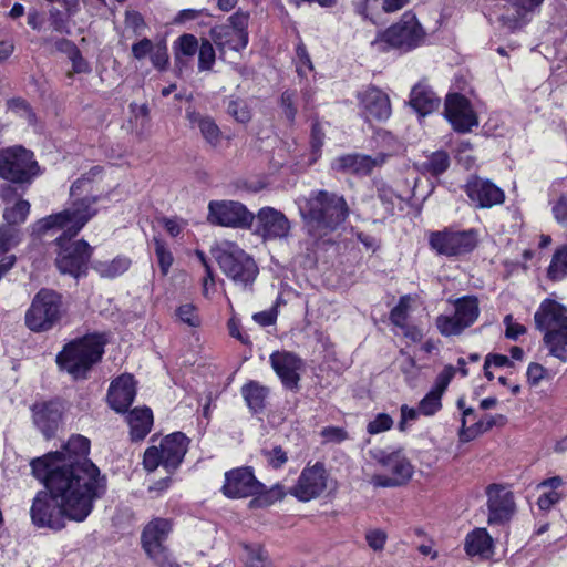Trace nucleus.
<instances>
[{
  "instance_id": "obj_1",
  "label": "nucleus",
  "mask_w": 567,
  "mask_h": 567,
  "mask_svg": "<svg viewBox=\"0 0 567 567\" xmlns=\"http://www.w3.org/2000/svg\"><path fill=\"white\" fill-rule=\"evenodd\" d=\"M89 453L90 440L74 434L61 450L31 461L34 477L45 486L35 494L30 508L35 527L58 532L65 527L66 519L81 523L92 513L107 484Z\"/></svg>"
},
{
  "instance_id": "obj_2",
  "label": "nucleus",
  "mask_w": 567,
  "mask_h": 567,
  "mask_svg": "<svg viewBox=\"0 0 567 567\" xmlns=\"http://www.w3.org/2000/svg\"><path fill=\"white\" fill-rule=\"evenodd\" d=\"M100 168L93 167L87 174L74 181L70 187L69 206L56 214H52L38 221L41 231L54 228L62 229L69 236H76L80 230L97 214L96 207L100 196L93 195L91 175H95Z\"/></svg>"
},
{
  "instance_id": "obj_3",
  "label": "nucleus",
  "mask_w": 567,
  "mask_h": 567,
  "mask_svg": "<svg viewBox=\"0 0 567 567\" xmlns=\"http://www.w3.org/2000/svg\"><path fill=\"white\" fill-rule=\"evenodd\" d=\"M298 206L308 231L318 237L336 230L349 216L344 197L328 190L311 192L298 199Z\"/></svg>"
},
{
  "instance_id": "obj_4",
  "label": "nucleus",
  "mask_w": 567,
  "mask_h": 567,
  "mask_svg": "<svg viewBox=\"0 0 567 567\" xmlns=\"http://www.w3.org/2000/svg\"><path fill=\"white\" fill-rule=\"evenodd\" d=\"M103 352V338L99 334H87L65 344L56 355V363L74 379H84L91 368L101 360Z\"/></svg>"
},
{
  "instance_id": "obj_5",
  "label": "nucleus",
  "mask_w": 567,
  "mask_h": 567,
  "mask_svg": "<svg viewBox=\"0 0 567 567\" xmlns=\"http://www.w3.org/2000/svg\"><path fill=\"white\" fill-rule=\"evenodd\" d=\"M213 255L223 274L236 286L248 289L254 285L259 268L255 259L238 245L224 241L213 249Z\"/></svg>"
},
{
  "instance_id": "obj_6",
  "label": "nucleus",
  "mask_w": 567,
  "mask_h": 567,
  "mask_svg": "<svg viewBox=\"0 0 567 567\" xmlns=\"http://www.w3.org/2000/svg\"><path fill=\"white\" fill-rule=\"evenodd\" d=\"M62 296L51 289H41L25 312V324L33 332L51 330L63 316Z\"/></svg>"
},
{
  "instance_id": "obj_7",
  "label": "nucleus",
  "mask_w": 567,
  "mask_h": 567,
  "mask_svg": "<svg viewBox=\"0 0 567 567\" xmlns=\"http://www.w3.org/2000/svg\"><path fill=\"white\" fill-rule=\"evenodd\" d=\"M424 37L425 32L415 14L408 11L398 23L381 33L372 42V45L383 51L390 48L409 51L422 44Z\"/></svg>"
},
{
  "instance_id": "obj_8",
  "label": "nucleus",
  "mask_w": 567,
  "mask_h": 567,
  "mask_svg": "<svg viewBox=\"0 0 567 567\" xmlns=\"http://www.w3.org/2000/svg\"><path fill=\"white\" fill-rule=\"evenodd\" d=\"M40 174L33 153L22 146L0 150V177L16 184H30Z\"/></svg>"
},
{
  "instance_id": "obj_9",
  "label": "nucleus",
  "mask_w": 567,
  "mask_h": 567,
  "mask_svg": "<svg viewBox=\"0 0 567 567\" xmlns=\"http://www.w3.org/2000/svg\"><path fill=\"white\" fill-rule=\"evenodd\" d=\"M188 439L182 432H175L161 442V445L146 449L143 457L144 468L148 472L163 466L167 472L175 471L187 452Z\"/></svg>"
},
{
  "instance_id": "obj_10",
  "label": "nucleus",
  "mask_w": 567,
  "mask_h": 567,
  "mask_svg": "<svg viewBox=\"0 0 567 567\" xmlns=\"http://www.w3.org/2000/svg\"><path fill=\"white\" fill-rule=\"evenodd\" d=\"M371 457L381 466L388 468L391 475L374 474L371 477V484L375 487H396L409 482L413 475L414 468L402 449L388 452L375 449L370 451Z\"/></svg>"
},
{
  "instance_id": "obj_11",
  "label": "nucleus",
  "mask_w": 567,
  "mask_h": 567,
  "mask_svg": "<svg viewBox=\"0 0 567 567\" xmlns=\"http://www.w3.org/2000/svg\"><path fill=\"white\" fill-rule=\"evenodd\" d=\"M75 236L65 231L56 237L59 247L55 265L60 272L79 278L86 274L87 262L92 255V247L85 240L72 241Z\"/></svg>"
},
{
  "instance_id": "obj_12",
  "label": "nucleus",
  "mask_w": 567,
  "mask_h": 567,
  "mask_svg": "<svg viewBox=\"0 0 567 567\" xmlns=\"http://www.w3.org/2000/svg\"><path fill=\"white\" fill-rule=\"evenodd\" d=\"M453 315H440L435 319L439 332L444 337L460 336L473 326L480 316V303L475 296H464L453 301Z\"/></svg>"
},
{
  "instance_id": "obj_13",
  "label": "nucleus",
  "mask_w": 567,
  "mask_h": 567,
  "mask_svg": "<svg viewBox=\"0 0 567 567\" xmlns=\"http://www.w3.org/2000/svg\"><path fill=\"white\" fill-rule=\"evenodd\" d=\"M255 215L236 200H210L207 221L215 226L231 228H249Z\"/></svg>"
},
{
  "instance_id": "obj_14",
  "label": "nucleus",
  "mask_w": 567,
  "mask_h": 567,
  "mask_svg": "<svg viewBox=\"0 0 567 567\" xmlns=\"http://www.w3.org/2000/svg\"><path fill=\"white\" fill-rule=\"evenodd\" d=\"M477 245V231L451 230L432 233L430 236V246L437 254L444 256H458L472 251Z\"/></svg>"
},
{
  "instance_id": "obj_15",
  "label": "nucleus",
  "mask_w": 567,
  "mask_h": 567,
  "mask_svg": "<svg viewBox=\"0 0 567 567\" xmlns=\"http://www.w3.org/2000/svg\"><path fill=\"white\" fill-rule=\"evenodd\" d=\"M487 496V524L505 525L516 512L514 494L504 485L491 484L486 488Z\"/></svg>"
},
{
  "instance_id": "obj_16",
  "label": "nucleus",
  "mask_w": 567,
  "mask_h": 567,
  "mask_svg": "<svg viewBox=\"0 0 567 567\" xmlns=\"http://www.w3.org/2000/svg\"><path fill=\"white\" fill-rule=\"evenodd\" d=\"M361 116L367 122H384L392 113L389 95L381 89L369 85L357 93Z\"/></svg>"
},
{
  "instance_id": "obj_17",
  "label": "nucleus",
  "mask_w": 567,
  "mask_h": 567,
  "mask_svg": "<svg viewBox=\"0 0 567 567\" xmlns=\"http://www.w3.org/2000/svg\"><path fill=\"white\" fill-rule=\"evenodd\" d=\"M463 188L476 209H489L505 202L504 190L487 178L473 175Z\"/></svg>"
},
{
  "instance_id": "obj_18",
  "label": "nucleus",
  "mask_w": 567,
  "mask_h": 567,
  "mask_svg": "<svg viewBox=\"0 0 567 567\" xmlns=\"http://www.w3.org/2000/svg\"><path fill=\"white\" fill-rule=\"evenodd\" d=\"M327 481L328 474L323 463L317 462L301 471L297 484L290 488L289 494L301 502H309L319 497L326 491Z\"/></svg>"
},
{
  "instance_id": "obj_19",
  "label": "nucleus",
  "mask_w": 567,
  "mask_h": 567,
  "mask_svg": "<svg viewBox=\"0 0 567 567\" xmlns=\"http://www.w3.org/2000/svg\"><path fill=\"white\" fill-rule=\"evenodd\" d=\"M256 234L264 240H284L290 236L291 223L287 216L270 206H265L255 215Z\"/></svg>"
},
{
  "instance_id": "obj_20",
  "label": "nucleus",
  "mask_w": 567,
  "mask_h": 567,
  "mask_svg": "<svg viewBox=\"0 0 567 567\" xmlns=\"http://www.w3.org/2000/svg\"><path fill=\"white\" fill-rule=\"evenodd\" d=\"M444 114L458 133L471 132L478 125L477 115L470 101L460 93H451L446 96Z\"/></svg>"
},
{
  "instance_id": "obj_21",
  "label": "nucleus",
  "mask_w": 567,
  "mask_h": 567,
  "mask_svg": "<svg viewBox=\"0 0 567 567\" xmlns=\"http://www.w3.org/2000/svg\"><path fill=\"white\" fill-rule=\"evenodd\" d=\"M262 488L250 467H238L226 472L221 491L228 498H245L261 493Z\"/></svg>"
},
{
  "instance_id": "obj_22",
  "label": "nucleus",
  "mask_w": 567,
  "mask_h": 567,
  "mask_svg": "<svg viewBox=\"0 0 567 567\" xmlns=\"http://www.w3.org/2000/svg\"><path fill=\"white\" fill-rule=\"evenodd\" d=\"M270 364L286 389L298 390L303 361L289 351H275L269 357Z\"/></svg>"
},
{
  "instance_id": "obj_23",
  "label": "nucleus",
  "mask_w": 567,
  "mask_h": 567,
  "mask_svg": "<svg viewBox=\"0 0 567 567\" xmlns=\"http://www.w3.org/2000/svg\"><path fill=\"white\" fill-rule=\"evenodd\" d=\"M535 326L542 332L567 327V307L553 299H545L534 315Z\"/></svg>"
},
{
  "instance_id": "obj_24",
  "label": "nucleus",
  "mask_w": 567,
  "mask_h": 567,
  "mask_svg": "<svg viewBox=\"0 0 567 567\" xmlns=\"http://www.w3.org/2000/svg\"><path fill=\"white\" fill-rule=\"evenodd\" d=\"M385 163V155H364V154H347L337 157L332 167L342 173L355 175H368L374 167H380Z\"/></svg>"
},
{
  "instance_id": "obj_25",
  "label": "nucleus",
  "mask_w": 567,
  "mask_h": 567,
  "mask_svg": "<svg viewBox=\"0 0 567 567\" xmlns=\"http://www.w3.org/2000/svg\"><path fill=\"white\" fill-rule=\"evenodd\" d=\"M135 395L136 389L133 377L122 374L112 381L107 392V402L114 411L123 413L133 403Z\"/></svg>"
},
{
  "instance_id": "obj_26",
  "label": "nucleus",
  "mask_w": 567,
  "mask_h": 567,
  "mask_svg": "<svg viewBox=\"0 0 567 567\" xmlns=\"http://www.w3.org/2000/svg\"><path fill=\"white\" fill-rule=\"evenodd\" d=\"M33 423L49 439L59 427L62 406L56 401L39 402L32 406Z\"/></svg>"
},
{
  "instance_id": "obj_27",
  "label": "nucleus",
  "mask_w": 567,
  "mask_h": 567,
  "mask_svg": "<svg viewBox=\"0 0 567 567\" xmlns=\"http://www.w3.org/2000/svg\"><path fill=\"white\" fill-rule=\"evenodd\" d=\"M455 374L453 367H446L436 377L435 383L431 391L420 401L419 412L423 415H434L442 408V395L447 389L449 383Z\"/></svg>"
},
{
  "instance_id": "obj_28",
  "label": "nucleus",
  "mask_w": 567,
  "mask_h": 567,
  "mask_svg": "<svg viewBox=\"0 0 567 567\" xmlns=\"http://www.w3.org/2000/svg\"><path fill=\"white\" fill-rule=\"evenodd\" d=\"M464 549L468 556L488 558L494 553V542L486 528H475L466 535Z\"/></svg>"
},
{
  "instance_id": "obj_29",
  "label": "nucleus",
  "mask_w": 567,
  "mask_h": 567,
  "mask_svg": "<svg viewBox=\"0 0 567 567\" xmlns=\"http://www.w3.org/2000/svg\"><path fill=\"white\" fill-rule=\"evenodd\" d=\"M210 35L214 43L221 53L227 50L239 52L247 47L249 40L248 34H238L237 32L231 31L230 29H227L223 25L213 28Z\"/></svg>"
},
{
  "instance_id": "obj_30",
  "label": "nucleus",
  "mask_w": 567,
  "mask_h": 567,
  "mask_svg": "<svg viewBox=\"0 0 567 567\" xmlns=\"http://www.w3.org/2000/svg\"><path fill=\"white\" fill-rule=\"evenodd\" d=\"M186 118L190 127H197L203 138L212 146H217L221 138V132L215 121L207 115H203L193 109L186 110Z\"/></svg>"
},
{
  "instance_id": "obj_31",
  "label": "nucleus",
  "mask_w": 567,
  "mask_h": 567,
  "mask_svg": "<svg viewBox=\"0 0 567 567\" xmlns=\"http://www.w3.org/2000/svg\"><path fill=\"white\" fill-rule=\"evenodd\" d=\"M171 532V523L165 518H155L150 522L142 533V546L144 550L164 547L163 542Z\"/></svg>"
},
{
  "instance_id": "obj_32",
  "label": "nucleus",
  "mask_w": 567,
  "mask_h": 567,
  "mask_svg": "<svg viewBox=\"0 0 567 567\" xmlns=\"http://www.w3.org/2000/svg\"><path fill=\"white\" fill-rule=\"evenodd\" d=\"M132 441H142L151 432L153 413L148 408H135L127 415Z\"/></svg>"
},
{
  "instance_id": "obj_33",
  "label": "nucleus",
  "mask_w": 567,
  "mask_h": 567,
  "mask_svg": "<svg viewBox=\"0 0 567 567\" xmlns=\"http://www.w3.org/2000/svg\"><path fill=\"white\" fill-rule=\"evenodd\" d=\"M410 104L419 114L424 116L439 107L440 99L431 87L419 83L411 91Z\"/></svg>"
},
{
  "instance_id": "obj_34",
  "label": "nucleus",
  "mask_w": 567,
  "mask_h": 567,
  "mask_svg": "<svg viewBox=\"0 0 567 567\" xmlns=\"http://www.w3.org/2000/svg\"><path fill=\"white\" fill-rule=\"evenodd\" d=\"M509 3L515 8L516 14H503L499 20L503 25L511 31L520 29L525 23V17L527 13L533 12L538 8L544 0H508Z\"/></svg>"
},
{
  "instance_id": "obj_35",
  "label": "nucleus",
  "mask_w": 567,
  "mask_h": 567,
  "mask_svg": "<svg viewBox=\"0 0 567 567\" xmlns=\"http://www.w3.org/2000/svg\"><path fill=\"white\" fill-rule=\"evenodd\" d=\"M269 389L258 381H249L241 386V395L252 413L264 411Z\"/></svg>"
},
{
  "instance_id": "obj_36",
  "label": "nucleus",
  "mask_w": 567,
  "mask_h": 567,
  "mask_svg": "<svg viewBox=\"0 0 567 567\" xmlns=\"http://www.w3.org/2000/svg\"><path fill=\"white\" fill-rule=\"evenodd\" d=\"M198 40L195 35L186 33L181 35L174 43V59L176 68L182 71L187 65L188 59L193 58L198 50Z\"/></svg>"
},
{
  "instance_id": "obj_37",
  "label": "nucleus",
  "mask_w": 567,
  "mask_h": 567,
  "mask_svg": "<svg viewBox=\"0 0 567 567\" xmlns=\"http://www.w3.org/2000/svg\"><path fill=\"white\" fill-rule=\"evenodd\" d=\"M131 267V259L124 256H117L110 261H93L92 268L100 277L106 279H114L128 270Z\"/></svg>"
},
{
  "instance_id": "obj_38",
  "label": "nucleus",
  "mask_w": 567,
  "mask_h": 567,
  "mask_svg": "<svg viewBox=\"0 0 567 567\" xmlns=\"http://www.w3.org/2000/svg\"><path fill=\"white\" fill-rule=\"evenodd\" d=\"M544 343L549 353L563 362L567 361V326L544 333Z\"/></svg>"
},
{
  "instance_id": "obj_39",
  "label": "nucleus",
  "mask_w": 567,
  "mask_h": 567,
  "mask_svg": "<svg viewBox=\"0 0 567 567\" xmlns=\"http://www.w3.org/2000/svg\"><path fill=\"white\" fill-rule=\"evenodd\" d=\"M547 276L553 281H559L567 277V245L555 251L547 269Z\"/></svg>"
},
{
  "instance_id": "obj_40",
  "label": "nucleus",
  "mask_w": 567,
  "mask_h": 567,
  "mask_svg": "<svg viewBox=\"0 0 567 567\" xmlns=\"http://www.w3.org/2000/svg\"><path fill=\"white\" fill-rule=\"evenodd\" d=\"M505 417L503 415H484L477 420L472 426L467 427L464 432H461V439L464 441L471 440L480 433H484L491 430L496 424H503Z\"/></svg>"
},
{
  "instance_id": "obj_41",
  "label": "nucleus",
  "mask_w": 567,
  "mask_h": 567,
  "mask_svg": "<svg viewBox=\"0 0 567 567\" xmlns=\"http://www.w3.org/2000/svg\"><path fill=\"white\" fill-rule=\"evenodd\" d=\"M30 213V203L24 199H19L11 207H6L3 218L6 225L13 227L25 221Z\"/></svg>"
},
{
  "instance_id": "obj_42",
  "label": "nucleus",
  "mask_w": 567,
  "mask_h": 567,
  "mask_svg": "<svg viewBox=\"0 0 567 567\" xmlns=\"http://www.w3.org/2000/svg\"><path fill=\"white\" fill-rule=\"evenodd\" d=\"M374 140L377 145L382 148L375 155H385V162L401 151V143L388 131H378Z\"/></svg>"
},
{
  "instance_id": "obj_43",
  "label": "nucleus",
  "mask_w": 567,
  "mask_h": 567,
  "mask_svg": "<svg viewBox=\"0 0 567 567\" xmlns=\"http://www.w3.org/2000/svg\"><path fill=\"white\" fill-rule=\"evenodd\" d=\"M450 166L449 154L444 151L433 152L427 159L422 164L424 172L439 176L443 174Z\"/></svg>"
},
{
  "instance_id": "obj_44",
  "label": "nucleus",
  "mask_w": 567,
  "mask_h": 567,
  "mask_svg": "<svg viewBox=\"0 0 567 567\" xmlns=\"http://www.w3.org/2000/svg\"><path fill=\"white\" fill-rule=\"evenodd\" d=\"M245 560L247 567H271L268 554L259 545L245 546Z\"/></svg>"
},
{
  "instance_id": "obj_45",
  "label": "nucleus",
  "mask_w": 567,
  "mask_h": 567,
  "mask_svg": "<svg viewBox=\"0 0 567 567\" xmlns=\"http://www.w3.org/2000/svg\"><path fill=\"white\" fill-rule=\"evenodd\" d=\"M410 301L411 298L409 296L401 297L398 305L391 310L390 313L391 322L401 329L408 328Z\"/></svg>"
},
{
  "instance_id": "obj_46",
  "label": "nucleus",
  "mask_w": 567,
  "mask_h": 567,
  "mask_svg": "<svg viewBox=\"0 0 567 567\" xmlns=\"http://www.w3.org/2000/svg\"><path fill=\"white\" fill-rule=\"evenodd\" d=\"M378 198L380 199L384 212L388 215H392L395 207L401 206L402 204V197L386 185H381L378 187Z\"/></svg>"
},
{
  "instance_id": "obj_47",
  "label": "nucleus",
  "mask_w": 567,
  "mask_h": 567,
  "mask_svg": "<svg viewBox=\"0 0 567 567\" xmlns=\"http://www.w3.org/2000/svg\"><path fill=\"white\" fill-rule=\"evenodd\" d=\"M20 243V231L8 225H0V255L11 250Z\"/></svg>"
},
{
  "instance_id": "obj_48",
  "label": "nucleus",
  "mask_w": 567,
  "mask_h": 567,
  "mask_svg": "<svg viewBox=\"0 0 567 567\" xmlns=\"http://www.w3.org/2000/svg\"><path fill=\"white\" fill-rule=\"evenodd\" d=\"M198 70L199 71H209L212 70L216 54L213 44L208 40H202L198 45Z\"/></svg>"
},
{
  "instance_id": "obj_49",
  "label": "nucleus",
  "mask_w": 567,
  "mask_h": 567,
  "mask_svg": "<svg viewBox=\"0 0 567 567\" xmlns=\"http://www.w3.org/2000/svg\"><path fill=\"white\" fill-rule=\"evenodd\" d=\"M7 106L11 112L16 113L20 117L25 118L29 124H34L35 114L25 100L20 97L11 99L7 102Z\"/></svg>"
},
{
  "instance_id": "obj_50",
  "label": "nucleus",
  "mask_w": 567,
  "mask_h": 567,
  "mask_svg": "<svg viewBox=\"0 0 567 567\" xmlns=\"http://www.w3.org/2000/svg\"><path fill=\"white\" fill-rule=\"evenodd\" d=\"M154 246L162 275L166 276L174 260L172 252L159 238H154Z\"/></svg>"
},
{
  "instance_id": "obj_51",
  "label": "nucleus",
  "mask_w": 567,
  "mask_h": 567,
  "mask_svg": "<svg viewBox=\"0 0 567 567\" xmlns=\"http://www.w3.org/2000/svg\"><path fill=\"white\" fill-rule=\"evenodd\" d=\"M176 316L183 323L189 327L196 328L200 324V318L197 309L192 303L179 306L176 310Z\"/></svg>"
},
{
  "instance_id": "obj_52",
  "label": "nucleus",
  "mask_w": 567,
  "mask_h": 567,
  "mask_svg": "<svg viewBox=\"0 0 567 567\" xmlns=\"http://www.w3.org/2000/svg\"><path fill=\"white\" fill-rule=\"evenodd\" d=\"M393 419L386 413H379L368 423L367 431L375 435L390 430L393 426Z\"/></svg>"
},
{
  "instance_id": "obj_53",
  "label": "nucleus",
  "mask_w": 567,
  "mask_h": 567,
  "mask_svg": "<svg viewBox=\"0 0 567 567\" xmlns=\"http://www.w3.org/2000/svg\"><path fill=\"white\" fill-rule=\"evenodd\" d=\"M227 112L239 123H247L251 118L250 110L244 101H230L227 106Z\"/></svg>"
},
{
  "instance_id": "obj_54",
  "label": "nucleus",
  "mask_w": 567,
  "mask_h": 567,
  "mask_svg": "<svg viewBox=\"0 0 567 567\" xmlns=\"http://www.w3.org/2000/svg\"><path fill=\"white\" fill-rule=\"evenodd\" d=\"M249 22V14L244 12H236L228 18V24L224 27L237 32L238 34H248L247 28Z\"/></svg>"
},
{
  "instance_id": "obj_55",
  "label": "nucleus",
  "mask_w": 567,
  "mask_h": 567,
  "mask_svg": "<svg viewBox=\"0 0 567 567\" xmlns=\"http://www.w3.org/2000/svg\"><path fill=\"white\" fill-rule=\"evenodd\" d=\"M146 554L158 567H179L178 564L171 558L165 547L148 549Z\"/></svg>"
},
{
  "instance_id": "obj_56",
  "label": "nucleus",
  "mask_w": 567,
  "mask_h": 567,
  "mask_svg": "<svg viewBox=\"0 0 567 567\" xmlns=\"http://www.w3.org/2000/svg\"><path fill=\"white\" fill-rule=\"evenodd\" d=\"M151 62L154 68L163 71L168 65V52L165 43H157L150 55Z\"/></svg>"
},
{
  "instance_id": "obj_57",
  "label": "nucleus",
  "mask_w": 567,
  "mask_h": 567,
  "mask_svg": "<svg viewBox=\"0 0 567 567\" xmlns=\"http://www.w3.org/2000/svg\"><path fill=\"white\" fill-rule=\"evenodd\" d=\"M295 97L296 92L287 90L281 94L280 99V105L284 110V114L290 123L295 122L297 114V109L295 106Z\"/></svg>"
},
{
  "instance_id": "obj_58",
  "label": "nucleus",
  "mask_w": 567,
  "mask_h": 567,
  "mask_svg": "<svg viewBox=\"0 0 567 567\" xmlns=\"http://www.w3.org/2000/svg\"><path fill=\"white\" fill-rule=\"evenodd\" d=\"M386 533L382 529H370L365 534V540L371 549L380 551L384 548L386 543Z\"/></svg>"
},
{
  "instance_id": "obj_59",
  "label": "nucleus",
  "mask_w": 567,
  "mask_h": 567,
  "mask_svg": "<svg viewBox=\"0 0 567 567\" xmlns=\"http://www.w3.org/2000/svg\"><path fill=\"white\" fill-rule=\"evenodd\" d=\"M262 453L269 465L274 468H280L288 461L287 453L282 450L281 446H275L271 450H265Z\"/></svg>"
},
{
  "instance_id": "obj_60",
  "label": "nucleus",
  "mask_w": 567,
  "mask_h": 567,
  "mask_svg": "<svg viewBox=\"0 0 567 567\" xmlns=\"http://www.w3.org/2000/svg\"><path fill=\"white\" fill-rule=\"evenodd\" d=\"M551 213L555 220L564 228H567V197L561 195L553 205Z\"/></svg>"
},
{
  "instance_id": "obj_61",
  "label": "nucleus",
  "mask_w": 567,
  "mask_h": 567,
  "mask_svg": "<svg viewBox=\"0 0 567 567\" xmlns=\"http://www.w3.org/2000/svg\"><path fill=\"white\" fill-rule=\"evenodd\" d=\"M321 436L326 442L341 443L348 439V433L342 427L327 426L321 430Z\"/></svg>"
},
{
  "instance_id": "obj_62",
  "label": "nucleus",
  "mask_w": 567,
  "mask_h": 567,
  "mask_svg": "<svg viewBox=\"0 0 567 567\" xmlns=\"http://www.w3.org/2000/svg\"><path fill=\"white\" fill-rule=\"evenodd\" d=\"M49 16L51 25L54 31L60 33H70L68 20L64 18L63 13L59 9H50Z\"/></svg>"
},
{
  "instance_id": "obj_63",
  "label": "nucleus",
  "mask_w": 567,
  "mask_h": 567,
  "mask_svg": "<svg viewBox=\"0 0 567 567\" xmlns=\"http://www.w3.org/2000/svg\"><path fill=\"white\" fill-rule=\"evenodd\" d=\"M154 48L155 44L150 39L144 38L132 45V54L136 60H142L151 55Z\"/></svg>"
},
{
  "instance_id": "obj_64",
  "label": "nucleus",
  "mask_w": 567,
  "mask_h": 567,
  "mask_svg": "<svg viewBox=\"0 0 567 567\" xmlns=\"http://www.w3.org/2000/svg\"><path fill=\"white\" fill-rule=\"evenodd\" d=\"M546 369L539 363H530L527 368V380L530 385H537L545 378Z\"/></svg>"
}]
</instances>
